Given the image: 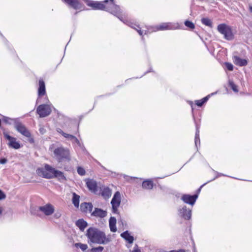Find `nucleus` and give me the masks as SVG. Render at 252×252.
Instances as JSON below:
<instances>
[{
    "label": "nucleus",
    "instance_id": "nucleus-1",
    "mask_svg": "<svg viewBox=\"0 0 252 252\" xmlns=\"http://www.w3.org/2000/svg\"><path fill=\"white\" fill-rule=\"evenodd\" d=\"M86 236L92 243L106 244L110 242L104 232L94 227H90L87 230Z\"/></svg>",
    "mask_w": 252,
    "mask_h": 252
},
{
    "label": "nucleus",
    "instance_id": "nucleus-2",
    "mask_svg": "<svg viewBox=\"0 0 252 252\" xmlns=\"http://www.w3.org/2000/svg\"><path fill=\"white\" fill-rule=\"evenodd\" d=\"M37 173L39 175L46 179L57 178L60 182L66 180L63 173L48 164H46L43 168H39L37 170Z\"/></svg>",
    "mask_w": 252,
    "mask_h": 252
},
{
    "label": "nucleus",
    "instance_id": "nucleus-3",
    "mask_svg": "<svg viewBox=\"0 0 252 252\" xmlns=\"http://www.w3.org/2000/svg\"><path fill=\"white\" fill-rule=\"evenodd\" d=\"M110 0V2H109L108 1L107 4H105V5L107 6V7H109V8L111 9V10L106 11L116 15L121 21H123L126 24L136 30L139 34L142 35L143 34V31L141 30V28L139 27V26L133 23L129 20H124L122 16L120 15L122 13V11L119 6L115 4L113 2V0Z\"/></svg>",
    "mask_w": 252,
    "mask_h": 252
},
{
    "label": "nucleus",
    "instance_id": "nucleus-4",
    "mask_svg": "<svg viewBox=\"0 0 252 252\" xmlns=\"http://www.w3.org/2000/svg\"><path fill=\"white\" fill-rule=\"evenodd\" d=\"M54 154L57 160L60 162L64 160L69 161L70 160V152L68 149L60 147L55 149Z\"/></svg>",
    "mask_w": 252,
    "mask_h": 252
},
{
    "label": "nucleus",
    "instance_id": "nucleus-5",
    "mask_svg": "<svg viewBox=\"0 0 252 252\" xmlns=\"http://www.w3.org/2000/svg\"><path fill=\"white\" fill-rule=\"evenodd\" d=\"M217 29L219 32L224 36L225 39L228 40L233 39L234 35L230 26L225 24H221L218 26Z\"/></svg>",
    "mask_w": 252,
    "mask_h": 252
},
{
    "label": "nucleus",
    "instance_id": "nucleus-6",
    "mask_svg": "<svg viewBox=\"0 0 252 252\" xmlns=\"http://www.w3.org/2000/svg\"><path fill=\"white\" fill-rule=\"evenodd\" d=\"M108 0H105L102 2L87 1V4L88 6L92 7L94 9L110 10L111 9L107 7L105 4H107Z\"/></svg>",
    "mask_w": 252,
    "mask_h": 252
},
{
    "label": "nucleus",
    "instance_id": "nucleus-7",
    "mask_svg": "<svg viewBox=\"0 0 252 252\" xmlns=\"http://www.w3.org/2000/svg\"><path fill=\"white\" fill-rule=\"evenodd\" d=\"M121 194L119 191L115 193L111 201L112 212L114 214H118V208L121 203Z\"/></svg>",
    "mask_w": 252,
    "mask_h": 252
},
{
    "label": "nucleus",
    "instance_id": "nucleus-8",
    "mask_svg": "<svg viewBox=\"0 0 252 252\" xmlns=\"http://www.w3.org/2000/svg\"><path fill=\"white\" fill-rule=\"evenodd\" d=\"M37 113L40 117H45L49 115L51 112V104L40 105L36 110Z\"/></svg>",
    "mask_w": 252,
    "mask_h": 252
},
{
    "label": "nucleus",
    "instance_id": "nucleus-9",
    "mask_svg": "<svg viewBox=\"0 0 252 252\" xmlns=\"http://www.w3.org/2000/svg\"><path fill=\"white\" fill-rule=\"evenodd\" d=\"M3 135L4 137L8 141L7 145L9 148L17 150L20 149L22 147L20 142L17 141L15 137L11 136L5 132L3 133Z\"/></svg>",
    "mask_w": 252,
    "mask_h": 252
},
{
    "label": "nucleus",
    "instance_id": "nucleus-10",
    "mask_svg": "<svg viewBox=\"0 0 252 252\" xmlns=\"http://www.w3.org/2000/svg\"><path fill=\"white\" fill-rule=\"evenodd\" d=\"M86 183L89 189L92 192L97 194L99 190V186L101 185L100 183H97L93 179H86Z\"/></svg>",
    "mask_w": 252,
    "mask_h": 252
},
{
    "label": "nucleus",
    "instance_id": "nucleus-11",
    "mask_svg": "<svg viewBox=\"0 0 252 252\" xmlns=\"http://www.w3.org/2000/svg\"><path fill=\"white\" fill-rule=\"evenodd\" d=\"M14 127L19 133H20L24 136L28 138L31 136V134L30 132L26 127V126L22 123L19 122L15 123Z\"/></svg>",
    "mask_w": 252,
    "mask_h": 252
},
{
    "label": "nucleus",
    "instance_id": "nucleus-12",
    "mask_svg": "<svg viewBox=\"0 0 252 252\" xmlns=\"http://www.w3.org/2000/svg\"><path fill=\"white\" fill-rule=\"evenodd\" d=\"M178 28V25L174 24L171 23H162L159 26H156L154 28L153 31L156 32L157 31H164V30H175Z\"/></svg>",
    "mask_w": 252,
    "mask_h": 252
},
{
    "label": "nucleus",
    "instance_id": "nucleus-13",
    "mask_svg": "<svg viewBox=\"0 0 252 252\" xmlns=\"http://www.w3.org/2000/svg\"><path fill=\"white\" fill-rule=\"evenodd\" d=\"M63 2L76 10H82L84 7L81 0H62Z\"/></svg>",
    "mask_w": 252,
    "mask_h": 252
},
{
    "label": "nucleus",
    "instance_id": "nucleus-14",
    "mask_svg": "<svg viewBox=\"0 0 252 252\" xmlns=\"http://www.w3.org/2000/svg\"><path fill=\"white\" fill-rule=\"evenodd\" d=\"M97 194L101 195L103 198L107 199L111 197L112 190L108 187L99 185L98 193Z\"/></svg>",
    "mask_w": 252,
    "mask_h": 252
},
{
    "label": "nucleus",
    "instance_id": "nucleus-15",
    "mask_svg": "<svg viewBox=\"0 0 252 252\" xmlns=\"http://www.w3.org/2000/svg\"><path fill=\"white\" fill-rule=\"evenodd\" d=\"M39 210L46 216L52 215L55 210L54 206L51 204H47L39 208Z\"/></svg>",
    "mask_w": 252,
    "mask_h": 252
},
{
    "label": "nucleus",
    "instance_id": "nucleus-16",
    "mask_svg": "<svg viewBox=\"0 0 252 252\" xmlns=\"http://www.w3.org/2000/svg\"><path fill=\"white\" fill-rule=\"evenodd\" d=\"M46 93L45 85L44 81L40 79L39 80V87L38 89V97L36 100V103H39L40 97L44 95Z\"/></svg>",
    "mask_w": 252,
    "mask_h": 252
},
{
    "label": "nucleus",
    "instance_id": "nucleus-17",
    "mask_svg": "<svg viewBox=\"0 0 252 252\" xmlns=\"http://www.w3.org/2000/svg\"><path fill=\"white\" fill-rule=\"evenodd\" d=\"M179 215L186 220H189L191 216V211L190 209L187 210V207L184 206L182 208L179 209Z\"/></svg>",
    "mask_w": 252,
    "mask_h": 252
},
{
    "label": "nucleus",
    "instance_id": "nucleus-18",
    "mask_svg": "<svg viewBox=\"0 0 252 252\" xmlns=\"http://www.w3.org/2000/svg\"><path fill=\"white\" fill-rule=\"evenodd\" d=\"M197 197L198 195L196 194L193 195L185 194L182 197V199L185 203L193 205L195 203Z\"/></svg>",
    "mask_w": 252,
    "mask_h": 252
},
{
    "label": "nucleus",
    "instance_id": "nucleus-19",
    "mask_svg": "<svg viewBox=\"0 0 252 252\" xmlns=\"http://www.w3.org/2000/svg\"><path fill=\"white\" fill-rule=\"evenodd\" d=\"M93 205L91 203L84 202L81 204L80 208L82 212L91 213L92 211Z\"/></svg>",
    "mask_w": 252,
    "mask_h": 252
},
{
    "label": "nucleus",
    "instance_id": "nucleus-20",
    "mask_svg": "<svg viewBox=\"0 0 252 252\" xmlns=\"http://www.w3.org/2000/svg\"><path fill=\"white\" fill-rule=\"evenodd\" d=\"M233 61L234 63L237 65L243 66L247 64L248 62L245 59H242L238 56H235L233 57Z\"/></svg>",
    "mask_w": 252,
    "mask_h": 252
},
{
    "label": "nucleus",
    "instance_id": "nucleus-21",
    "mask_svg": "<svg viewBox=\"0 0 252 252\" xmlns=\"http://www.w3.org/2000/svg\"><path fill=\"white\" fill-rule=\"evenodd\" d=\"M106 215L107 212L99 208H95L92 213V216L101 218L105 217Z\"/></svg>",
    "mask_w": 252,
    "mask_h": 252
},
{
    "label": "nucleus",
    "instance_id": "nucleus-22",
    "mask_svg": "<svg viewBox=\"0 0 252 252\" xmlns=\"http://www.w3.org/2000/svg\"><path fill=\"white\" fill-rule=\"evenodd\" d=\"M121 236L128 243L131 244L134 241V238L130 235L128 231H126L121 234Z\"/></svg>",
    "mask_w": 252,
    "mask_h": 252
},
{
    "label": "nucleus",
    "instance_id": "nucleus-23",
    "mask_svg": "<svg viewBox=\"0 0 252 252\" xmlns=\"http://www.w3.org/2000/svg\"><path fill=\"white\" fill-rule=\"evenodd\" d=\"M75 224L81 231H84L88 225L87 222L82 219L77 220Z\"/></svg>",
    "mask_w": 252,
    "mask_h": 252
},
{
    "label": "nucleus",
    "instance_id": "nucleus-24",
    "mask_svg": "<svg viewBox=\"0 0 252 252\" xmlns=\"http://www.w3.org/2000/svg\"><path fill=\"white\" fill-rule=\"evenodd\" d=\"M116 219L114 217H111L109 220V225L111 231L115 232L117 231V227L116 226Z\"/></svg>",
    "mask_w": 252,
    "mask_h": 252
},
{
    "label": "nucleus",
    "instance_id": "nucleus-25",
    "mask_svg": "<svg viewBox=\"0 0 252 252\" xmlns=\"http://www.w3.org/2000/svg\"><path fill=\"white\" fill-rule=\"evenodd\" d=\"M2 121L5 124L11 125L12 124H14V126L15 125V123L17 122L16 119H11L9 117H5L2 116Z\"/></svg>",
    "mask_w": 252,
    "mask_h": 252
},
{
    "label": "nucleus",
    "instance_id": "nucleus-26",
    "mask_svg": "<svg viewBox=\"0 0 252 252\" xmlns=\"http://www.w3.org/2000/svg\"><path fill=\"white\" fill-rule=\"evenodd\" d=\"M142 187L145 189H152L153 187V183L150 180L145 181L142 183Z\"/></svg>",
    "mask_w": 252,
    "mask_h": 252
},
{
    "label": "nucleus",
    "instance_id": "nucleus-27",
    "mask_svg": "<svg viewBox=\"0 0 252 252\" xmlns=\"http://www.w3.org/2000/svg\"><path fill=\"white\" fill-rule=\"evenodd\" d=\"M80 196L75 193H73L72 203L74 206L78 207L79 205Z\"/></svg>",
    "mask_w": 252,
    "mask_h": 252
},
{
    "label": "nucleus",
    "instance_id": "nucleus-28",
    "mask_svg": "<svg viewBox=\"0 0 252 252\" xmlns=\"http://www.w3.org/2000/svg\"><path fill=\"white\" fill-rule=\"evenodd\" d=\"M74 246L77 248H80L83 252L86 251L88 248L87 244H82L81 243H75Z\"/></svg>",
    "mask_w": 252,
    "mask_h": 252
},
{
    "label": "nucleus",
    "instance_id": "nucleus-29",
    "mask_svg": "<svg viewBox=\"0 0 252 252\" xmlns=\"http://www.w3.org/2000/svg\"><path fill=\"white\" fill-rule=\"evenodd\" d=\"M209 95H208L205 97H204L203 98H202V99H200V100H196L195 101V104L198 106H201L205 102H206L209 99Z\"/></svg>",
    "mask_w": 252,
    "mask_h": 252
},
{
    "label": "nucleus",
    "instance_id": "nucleus-30",
    "mask_svg": "<svg viewBox=\"0 0 252 252\" xmlns=\"http://www.w3.org/2000/svg\"><path fill=\"white\" fill-rule=\"evenodd\" d=\"M200 139H199V127L198 126H196V130L195 136V144L196 146H197V143L198 142L200 144Z\"/></svg>",
    "mask_w": 252,
    "mask_h": 252
},
{
    "label": "nucleus",
    "instance_id": "nucleus-31",
    "mask_svg": "<svg viewBox=\"0 0 252 252\" xmlns=\"http://www.w3.org/2000/svg\"><path fill=\"white\" fill-rule=\"evenodd\" d=\"M229 86L231 87V89L235 92L237 93L238 92V90L237 89V86L232 81L229 80Z\"/></svg>",
    "mask_w": 252,
    "mask_h": 252
},
{
    "label": "nucleus",
    "instance_id": "nucleus-32",
    "mask_svg": "<svg viewBox=\"0 0 252 252\" xmlns=\"http://www.w3.org/2000/svg\"><path fill=\"white\" fill-rule=\"evenodd\" d=\"M202 23L206 26L211 27L212 26V22L210 19L208 18H202L201 19Z\"/></svg>",
    "mask_w": 252,
    "mask_h": 252
},
{
    "label": "nucleus",
    "instance_id": "nucleus-33",
    "mask_svg": "<svg viewBox=\"0 0 252 252\" xmlns=\"http://www.w3.org/2000/svg\"><path fill=\"white\" fill-rule=\"evenodd\" d=\"M104 249V248L102 246H98L95 248H93L91 249L92 252H102Z\"/></svg>",
    "mask_w": 252,
    "mask_h": 252
},
{
    "label": "nucleus",
    "instance_id": "nucleus-34",
    "mask_svg": "<svg viewBox=\"0 0 252 252\" xmlns=\"http://www.w3.org/2000/svg\"><path fill=\"white\" fill-rule=\"evenodd\" d=\"M185 25L186 26L191 29H193L195 27L194 24L192 22L189 21H185Z\"/></svg>",
    "mask_w": 252,
    "mask_h": 252
},
{
    "label": "nucleus",
    "instance_id": "nucleus-35",
    "mask_svg": "<svg viewBox=\"0 0 252 252\" xmlns=\"http://www.w3.org/2000/svg\"><path fill=\"white\" fill-rule=\"evenodd\" d=\"M72 140H73L81 149H85L84 146L79 142L76 137L74 136Z\"/></svg>",
    "mask_w": 252,
    "mask_h": 252
},
{
    "label": "nucleus",
    "instance_id": "nucleus-36",
    "mask_svg": "<svg viewBox=\"0 0 252 252\" xmlns=\"http://www.w3.org/2000/svg\"><path fill=\"white\" fill-rule=\"evenodd\" d=\"M77 172L81 176L84 175L85 174V171L82 167H79L77 168Z\"/></svg>",
    "mask_w": 252,
    "mask_h": 252
},
{
    "label": "nucleus",
    "instance_id": "nucleus-37",
    "mask_svg": "<svg viewBox=\"0 0 252 252\" xmlns=\"http://www.w3.org/2000/svg\"><path fill=\"white\" fill-rule=\"evenodd\" d=\"M225 66L227 69L229 71H232L233 69V65L231 63H226Z\"/></svg>",
    "mask_w": 252,
    "mask_h": 252
},
{
    "label": "nucleus",
    "instance_id": "nucleus-38",
    "mask_svg": "<svg viewBox=\"0 0 252 252\" xmlns=\"http://www.w3.org/2000/svg\"><path fill=\"white\" fill-rule=\"evenodd\" d=\"M63 136L67 138V139H69L70 140H72L73 139V138H74V136L73 135H71V134H67V133H63Z\"/></svg>",
    "mask_w": 252,
    "mask_h": 252
},
{
    "label": "nucleus",
    "instance_id": "nucleus-39",
    "mask_svg": "<svg viewBox=\"0 0 252 252\" xmlns=\"http://www.w3.org/2000/svg\"><path fill=\"white\" fill-rule=\"evenodd\" d=\"M5 197V194L1 190H0V200L4 199Z\"/></svg>",
    "mask_w": 252,
    "mask_h": 252
},
{
    "label": "nucleus",
    "instance_id": "nucleus-40",
    "mask_svg": "<svg viewBox=\"0 0 252 252\" xmlns=\"http://www.w3.org/2000/svg\"><path fill=\"white\" fill-rule=\"evenodd\" d=\"M132 252H141L140 250L138 248V246L137 245H136L134 248H133V251H132Z\"/></svg>",
    "mask_w": 252,
    "mask_h": 252
},
{
    "label": "nucleus",
    "instance_id": "nucleus-41",
    "mask_svg": "<svg viewBox=\"0 0 252 252\" xmlns=\"http://www.w3.org/2000/svg\"><path fill=\"white\" fill-rule=\"evenodd\" d=\"M7 161V160L6 158H3L0 159V163L2 164H4L6 163Z\"/></svg>",
    "mask_w": 252,
    "mask_h": 252
},
{
    "label": "nucleus",
    "instance_id": "nucleus-42",
    "mask_svg": "<svg viewBox=\"0 0 252 252\" xmlns=\"http://www.w3.org/2000/svg\"><path fill=\"white\" fill-rule=\"evenodd\" d=\"M57 131L58 132L61 133L62 135H63V133H65L61 128H59L57 129Z\"/></svg>",
    "mask_w": 252,
    "mask_h": 252
},
{
    "label": "nucleus",
    "instance_id": "nucleus-43",
    "mask_svg": "<svg viewBox=\"0 0 252 252\" xmlns=\"http://www.w3.org/2000/svg\"><path fill=\"white\" fill-rule=\"evenodd\" d=\"M61 216L60 213H57L54 215V217L56 218H59Z\"/></svg>",
    "mask_w": 252,
    "mask_h": 252
},
{
    "label": "nucleus",
    "instance_id": "nucleus-44",
    "mask_svg": "<svg viewBox=\"0 0 252 252\" xmlns=\"http://www.w3.org/2000/svg\"><path fill=\"white\" fill-rule=\"evenodd\" d=\"M249 11L251 13H252V4L249 3Z\"/></svg>",
    "mask_w": 252,
    "mask_h": 252
},
{
    "label": "nucleus",
    "instance_id": "nucleus-45",
    "mask_svg": "<svg viewBox=\"0 0 252 252\" xmlns=\"http://www.w3.org/2000/svg\"><path fill=\"white\" fill-rule=\"evenodd\" d=\"M148 31H145V33H145V34H147V33H148Z\"/></svg>",
    "mask_w": 252,
    "mask_h": 252
}]
</instances>
